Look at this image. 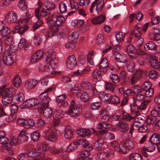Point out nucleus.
Instances as JSON below:
<instances>
[{
    "label": "nucleus",
    "mask_w": 160,
    "mask_h": 160,
    "mask_svg": "<svg viewBox=\"0 0 160 160\" xmlns=\"http://www.w3.org/2000/svg\"><path fill=\"white\" fill-rule=\"evenodd\" d=\"M115 49L114 48L113 49L115 59L118 62L125 63L127 60L126 55L123 53H120L118 52H116Z\"/></svg>",
    "instance_id": "obj_10"
},
{
    "label": "nucleus",
    "mask_w": 160,
    "mask_h": 160,
    "mask_svg": "<svg viewBox=\"0 0 160 160\" xmlns=\"http://www.w3.org/2000/svg\"><path fill=\"white\" fill-rule=\"evenodd\" d=\"M105 18L106 17L105 16L101 15L93 18L91 20V22L92 23L94 24H100L105 20Z\"/></svg>",
    "instance_id": "obj_29"
},
{
    "label": "nucleus",
    "mask_w": 160,
    "mask_h": 160,
    "mask_svg": "<svg viewBox=\"0 0 160 160\" xmlns=\"http://www.w3.org/2000/svg\"><path fill=\"white\" fill-rule=\"evenodd\" d=\"M39 101L38 99L32 98L25 100L20 107L21 108H26L32 107L37 105H38L39 107Z\"/></svg>",
    "instance_id": "obj_6"
},
{
    "label": "nucleus",
    "mask_w": 160,
    "mask_h": 160,
    "mask_svg": "<svg viewBox=\"0 0 160 160\" xmlns=\"http://www.w3.org/2000/svg\"><path fill=\"white\" fill-rule=\"evenodd\" d=\"M134 147V143L130 140H126L122 141L119 146V151L123 153H126L129 149H133Z\"/></svg>",
    "instance_id": "obj_4"
},
{
    "label": "nucleus",
    "mask_w": 160,
    "mask_h": 160,
    "mask_svg": "<svg viewBox=\"0 0 160 160\" xmlns=\"http://www.w3.org/2000/svg\"><path fill=\"white\" fill-rule=\"evenodd\" d=\"M44 7L50 11L55 8L56 6L55 4L48 2H45L44 3Z\"/></svg>",
    "instance_id": "obj_52"
},
{
    "label": "nucleus",
    "mask_w": 160,
    "mask_h": 160,
    "mask_svg": "<svg viewBox=\"0 0 160 160\" xmlns=\"http://www.w3.org/2000/svg\"><path fill=\"white\" fill-rule=\"evenodd\" d=\"M77 96L80 97L81 100L84 102L88 101L90 99V96L86 92L78 91L76 93Z\"/></svg>",
    "instance_id": "obj_16"
},
{
    "label": "nucleus",
    "mask_w": 160,
    "mask_h": 160,
    "mask_svg": "<svg viewBox=\"0 0 160 160\" xmlns=\"http://www.w3.org/2000/svg\"><path fill=\"white\" fill-rule=\"evenodd\" d=\"M144 48L146 51L156 50L157 49V45L154 42L149 41L146 44Z\"/></svg>",
    "instance_id": "obj_28"
},
{
    "label": "nucleus",
    "mask_w": 160,
    "mask_h": 160,
    "mask_svg": "<svg viewBox=\"0 0 160 160\" xmlns=\"http://www.w3.org/2000/svg\"><path fill=\"white\" fill-rule=\"evenodd\" d=\"M130 160H142V157L140 154L138 153H133L129 156Z\"/></svg>",
    "instance_id": "obj_47"
},
{
    "label": "nucleus",
    "mask_w": 160,
    "mask_h": 160,
    "mask_svg": "<svg viewBox=\"0 0 160 160\" xmlns=\"http://www.w3.org/2000/svg\"><path fill=\"white\" fill-rule=\"evenodd\" d=\"M79 143V142L77 141L70 144L67 148V151L70 152L78 148Z\"/></svg>",
    "instance_id": "obj_43"
},
{
    "label": "nucleus",
    "mask_w": 160,
    "mask_h": 160,
    "mask_svg": "<svg viewBox=\"0 0 160 160\" xmlns=\"http://www.w3.org/2000/svg\"><path fill=\"white\" fill-rule=\"evenodd\" d=\"M141 30V27L136 25L134 27V30L131 32L130 34L131 36H134L136 38H139L142 34Z\"/></svg>",
    "instance_id": "obj_26"
},
{
    "label": "nucleus",
    "mask_w": 160,
    "mask_h": 160,
    "mask_svg": "<svg viewBox=\"0 0 160 160\" xmlns=\"http://www.w3.org/2000/svg\"><path fill=\"white\" fill-rule=\"evenodd\" d=\"M77 132L79 136L84 138L90 136L92 131L88 129L81 128L78 130Z\"/></svg>",
    "instance_id": "obj_23"
},
{
    "label": "nucleus",
    "mask_w": 160,
    "mask_h": 160,
    "mask_svg": "<svg viewBox=\"0 0 160 160\" xmlns=\"http://www.w3.org/2000/svg\"><path fill=\"white\" fill-rule=\"evenodd\" d=\"M64 116V112L59 110H57L54 112L53 118L55 125L57 126L60 123V120Z\"/></svg>",
    "instance_id": "obj_11"
},
{
    "label": "nucleus",
    "mask_w": 160,
    "mask_h": 160,
    "mask_svg": "<svg viewBox=\"0 0 160 160\" xmlns=\"http://www.w3.org/2000/svg\"><path fill=\"white\" fill-rule=\"evenodd\" d=\"M2 59L3 63L8 66L11 65L13 62V58L9 54L4 53Z\"/></svg>",
    "instance_id": "obj_19"
},
{
    "label": "nucleus",
    "mask_w": 160,
    "mask_h": 160,
    "mask_svg": "<svg viewBox=\"0 0 160 160\" xmlns=\"http://www.w3.org/2000/svg\"><path fill=\"white\" fill-rule=\"evenodd\" d=\"M50 11L47 8H43L40 11V17H45L50 13Z\"/></svg>",
    "instance_id": "obj_62"
},
{
    "label": "nucleus",
    "mask_w": 160,
    "mask_h": 160,
    "mask_svg": "<svg viewBox=\"0 0 160 160\" xmlns=\"http://www.w3.org/2000/svg\"><path fill=\"white\" fill-rule=\"evenodd\" d=\"M42 148H38L37 147L36 148L32 150L28 153L27 155L28 157L35 158L38 157L42 153Z\"/></svg>",
    "instance_id": "obj_21"
},
{
    "label": "nucleus",
    "mask_w": 160,
    "mask_h": 160,
    "mask_svg": "<svg viewBox=\"0 0 160 160\" xmlns=\"http://www.w3.org/2000/svg\"><path fill=\"white\" fill-rule=\"evenodd\" d=\"M149 38L152 40H160V28H154L152 33L149 34Z\"/></svg>",
    "instance_id": "obj_13"
},
{
    "label": "nucleus",
    "mask_w": 160,
    "mask_h": 160,
    "mask_svg": "<svg viewBox=\"0 0 160 160\" xmlns=\"http://www.w3.org/2000/svg\"><path fill=\"white\" fill-rule=\"evenodd\" d=\"M8 142V139L6 136L0 139V143L3 144V148L8 150L11 149V146Z\"/></svg>",
    "instance_id": "obj_20"
},
{
    "label": "nucleus",
    "mask_w": 160,
    "mask_h": 160,
    "mask_svg": "<svg viewBox=\"0 0 160 160\" xmlns=\"http://www.w3.org/2000/svg\"><path fill=\"white\" fill-rule=\"evenodd\" d=\"M150 142L153 144H158L160 143V135L157 133L152 134L150 138Z\"/></svg>",
    "instance_id": "obj_25"
},
{
    "label": "nucleus",
    "mask_w": 160,
    "mask_h": 160,
    "mask_svg": "<svg viewBox=\"0 0 160 160\" xmlns=\"http://www.w3.org/2000/svg\"><path fill=\"white\" fill-rule=\"evenodd\" d=\"M24 128H29L33 127L35 123L34 121L32 119L26 120Z\"/></svg>",
    "instance_id": "obj_50"
},
{
    "label": "nucleus",
    "mask_w": 160,
    "mask_h": 160,
    "mask_svg": "<svg viewBox=\"0 0 160 160\" xmlns=\"http://www.w3.org/2000/svg\"><path fill=\"white\" fill-rule=\"evenodd\" d=\"M19 139L22 142H25L27 141L28 137L25 135V133L20 132L18 135Z\"/></svg>",
    "instance_id": "obj_60"
},
{
    "label": "nucleus",
    "mask_w": 160,
    "mask_h": 160,
    "mask_svg": "<svg viewBox=\"0 0 160 160\" xmlns=\"http://www.w3.org/2000/svg\"><path fill=\"white\" fill-rule=\"evenodd\" d=\"M125 51L131 56L130 54H135L136 52V49L134 46L132 44H130L128 45L125 48Z\"/></svg>",
    "instance_id": "obj_39"
},
{
    "label": "nucleus",
    "mask_w": 160,
    "mask_h": 160,
    "mask_svg": "<svg viewBox=\"0 0 160 160\" xmlns=\"http://www.w3.org/2000/svg\"><path fill=\"white\" fill-rule=\"evenodd\" d=\"M104 143V140L103 138H100L96 141L94 143V146L97 150H101V147Z\"/></svg>",
    "instance_id": "obj_33"
},
{
    "label": "nucleus",
    "mask_w": 160,
    "mask_h": 160,
    "mask_svg": "<svg viewBox=\"0 0 160 160\" xmlns=\"http://www.w3.org/2000/svg\"><path fill=\"white\" fill-rule=\"evenodd\" d=\"M103 0H96V10L98 13L101 12L104 6Z\"/></svg>",
    "instance_id": "obj_37"
},
{
    "label": "nucleus",
    "mask_w": 160,
    "mask_h": 160,
    "mask_svg": "<svg viewBox=\"0 0 160 160\" xmlns=\"http://www.w3.org/2000/svg\"><path fill=\"white\" fill-rule=\"evenodd\" d=\"M64 20V18L56 11L54 12L52 16H49L46 19L48 24H51L53 27L58 29Z\"/></svg>",
    "instance_id": "obj_2"
},
{
    "label": "nucleus",
    "mask_w": 160,
    "mask_h": 160,
    "mask_svg": "<svg viewBox=\"0 0 160 160\" xmlns=\"http://www.w3.org/2000/svg\"><path fill=\"white\" fill-rule=\"evenodd\" d=\"M104 40L103 35L102 34H99L97 36L96 43L98 45H101L103 43Z\"/></svg>",
    "instance_id": "obj_54"
},
{
    "label": "nucleus",
    "mask_w": 160,
    "mask_h": 160,
    "mask_svg": "<svg viewBox=\"0 0 160 160\" xmlns=\"http://www.w3.org/2000/svg\"><path fill=\"white\" fill-rule=\"evenodd\" d=\"M120 114L122 117L121 120L125 121H130L132 119L133 120L135 118L131 113L130 114L123 110L121 111Z\"/></svg>",
    "instance_id": "obj_15"
},
{
    "label": "nucleus",
    "mask_w": 160,
    "mask_h": 160,
    "mask_svg": "<svg viewBox=\"0 0 160 160\" xmlns=\"http://www.w3.org/2000/svg\"><path fill=\"white\" fill-rule=\"evenodd\" d=\"M64 137L66 139H70L71 138L74 132V130L69 126H67L65 129Z\"/></svg>",
    "instance_id": "obj_17"
},
{
    "label": "nucleus",
    "mask_w": 160,
    "mask_h": 160,
    "mask_svg": "<svg viewBox=\"0 0 160 160\" xmlns=\"http://www.w3.org/2000/svg\"><path fill=\"white\" fill-rule=\"evenodd\" d=\"M110 78L112 81L115 84L118 83L120 82V79L119 76L116 74L111 75Z\"/></svg>",
    "instance_id": "obj_61"
},
{
    "label": "nucleus",
    "mask_w": 160,
    "mask_h": 160,
    "mask_svg": "<svg viewBox=\"0 0 160 160\" xmlns=\"http://www.w3.org/2000/svg\"><path fill=\"white\" fill-rule=\"evenodd\" d=\"M58 7L59 11L61 12L64 13L67 12V7L64 2H61L59 4Z\"/></svg>",
    "instance_id": "obj_53"
},
{
    "label": "nucleus",
    "mask_w": 160,
    "mask_h": 160,
    "mask_svg": "<svg viewBox=\"0 0 160 160\" xmlns=\"http://www.w3.org/2000/svg\"><path fill=\"white\" fill-rule=\"evenodd\" d=\"M57 131L56 130L52 131V132L48 136V140L52 142H56L58 139Z\"/></svg>",
    "instance_id": "obj_27"
},
{
    "label": "nucleus",
    "mask_w": 160,
    "mask_h": 160,
    "mask_svg": "<svg viewBox=\"0 0 160 160\" xmlns=\"http://www.w3.org/2000/svg\"><path fill=\"white\" fill-rule=\"evenodd\" d=\"M105 83V88L106 89L109 90L112 92L114 91L115 87L113 84L107 82H106Z\"/></svg>",
    "instance_id": "obj_55"
},
{
    "label": "nucleus",
    "mask_w": 160,
    "mask_h": 160,
    "mask_svg": "<svg viewBox=\"0 0 160 160\" xmlns=\"http://www.w3.org/2000/svg\"><path fill=\"white\" fill-rule=\"evenodd\" d=\"M49 60V62L48 63L49 65L53 67V68L56 70L57 67V64L58 62V60L56 58H50Z\"/></svg>",
    "instance_id": "obj_58"
},
{
    "label": "nucleus",
    "mask_w": 160,
    "mask_h": 160,
    "mask_svg": "<svg viewBox=\"0 0 160 160\" xmlns=\"http://www.w3.org/2000/svg\"><path fill=\"white\" fill-rule=\"evenodd\" d=\"M45 66V64H41L40 65L38 68V71L39 72H41L46 71L48 73H52V72L53 71L52 70V69L51 68L50 69V70H48V69H46Z\"/></svg>",
    "instance_id": "obj_59"
},
{
    "label": "nucleus",
    "mask_w": 160,
    "mask_h": 160,
    "mask_svg": "<svg viewBox=\"0 0 160 160\" xmlns=\"http://www.w3.org/2000/svg\"><path fill=\"white\" fill-rule=\"evenodd\" d=\"M40 137L39 133L38 132L35 131L31 134V137L32 140L34 141H38Z\"/></svg>",
    "instance_id": "obj_56"
},
{
    "label": "nucleus",
    "mask_w": 160,
    "mask_h": 160,
    "mask_svg": "<svg viewBox=\"0 0 160 160\" xmlns=\"http://www.w3.org/2000/svg\"><path fill=\"white\" fill-rule=\"evenodd\" d=\"M43 116L46 118H49L52 115V110L51 108H48V106L43 107Z\"/></svg>",
    "instance_id": "obj_30"
},
{
    "label": "nucleus",
    "mask_w": 160,
    "mask_h": 160,
    "mask_svg": "<svg viewBox=\"0 0 160 160\" xmlns=\"http://www.w3.org/2000/svg\"><path fill=\"white\" fill-rule=\"evenodd\" d=\"M4 42L5 44L7 45H12L14 42L13 38L12 36H8L4 40Z\"/></svg>",
    "instance_id": "obj_57"
},
{
    "label": "nucleus",
    "mask_w": 160,
    "mask_h": 160,
    "mask_svg": "<svg viewBox=\"0 0 160 160\" xmlns=\"http://www.w3.org/2000/svg\"><path fill=\"white\" fill-rule=\"evenodd\" d=\"M28 29V26L27 25H19L15 27L16 32L21 34H23L24 32Z\"/></svg>",
    "instance_id": "obj_31"
},
{
    "label": "nucleus",
    "mask_w": 160,
    "mask_h": 160,
    "mask_svg": "<svg viewBox=\"0 0 160 160\" xmlns=\"http://www.w3.org/2000/svg\"><path fill=\"white\" fill-rule=\"evenodd\" d=\"M18 15L13 11L9 12L5 16V19L8 23L16 22L18 20Z\"/></svg>",
    "instance_id": "obj_9"
},
{
    "label": "nucleus",
    "mask_w": 160,
    "mask_h": 160,
    "mask_svg": "<svg viewBox=\"0 0 160 160\" xmlns=\"http://www.w3.org/2000/svg\"><path fill=\"white\" fill-rule=\"evenodd\" d=\"M43 53L42 50H38L32 56L30 62L32 63L38 62L42 57Z\"/></svg>",
    "instance_id": "obj_12"
},
{
    "label": "nucleus",
    "mask_w": 160,
    "mask_h": 160,
    "mask_svg": "<svg viewBox=\"0 0 160 160\" xmlns=\"http://www.w3.org/2000/svg\"><path fill=\"white\" fill-rule=\"evenodd\" d=\"M97 156L100 160H108L109 157L108 153L105 152H102L98 153Z\"/></svg>",
    "instance_id": "obj_42"
},
{
    "label": "nucleus",
    "mask_w": 160,
    "mask_h": 160,
    "mask_svg": "<svg viewBox=\"0 0 160 160\" xmlns=\"http://www.w3.org/2000/svg\"><path fill=\"white\" fill-rule=\"evenodd\" d=\"M77 61L75 56L74 55L69 56L67 60L66 65L69 69H73L76 67Z\"/></svg>",
    "instance_id": "obj_8"
},
{
    "label": "nucleus",
    "mask_w": 160,
    "mask_h": 160,
    "mask_svg": "<svg viewBox=\"0 0 160 160\" xmlns=\"http://www.w3.org/2000/svg\"><path fill=\"white\" fill-rule=\"evenodd\" d=\"M52 90V88H48L39 95V99H38L39 101V106L38 109V111L39 113L42 112L43 107H46L48 106V102L49 101L48 93L51 92Z\"/></svg>",
    "instance_id": "obj_1"
},
{
    "label": "nucleus",
    "mask_w": 160,
    "mask_h": 160,
    "mask_svg": "<svg viewBox=\"0 0 160 160\" xmlns=\"http://www.w3.org/2000/svg\"><path fill=\"white\" fill-rule=\"evenodd\" d=\"M30 44L28 43L23 38H22L20 40L18 44V47L20 48H23L25 50H27Z\"/></svg>",
    "instance_id": "obj_36"
},
{
    "label": "nucleus",
    "mask_w": 160,
    "mask_h": 160,
    "mask_svg": "<svg viewBox=\"0 0 160 160\" xmlns=\"http://www.w3.org/2000/svg\"><path fill=\"white\" fill-rule=\"evenodd\" d=\"M84 23L83 20H75L72 22V25L75 28L82 27Z\"/></svg>",
    "instance_id": "obj_45"
},
{
    "label": "nucleus",
    "mask_w": 160,
    "mask_h": 160,
    "mask_svg": "<svg viewBox=\"0 0 160 160\" xmlns=\"http://www.w3.org/2000/svg\"><path fill=\"white\" fill-rule=\"evenodd\" d=\"M131 113L135 118L139 115L138 106L133 104L131 106Z\"/></svg>",
    "instance_id": "obj_40"
},
{
    "label": "nucleus",
    "mask_w": 160,
    "mask_h": 160,
    "mask_svg": "<svg viewBox=\"0 0 160 160\" xmlns=\"http://www.w3.org/2000/svg\"><path fill=\"white\" fill-rule=\"evenodd\" d=\"M93 78L97 80H100L102 78L101 72L98 69L94 70L92 73Z\"/></svg>",
    "instance_id": "obj_46"
},
{
    "label": "nucleus",
    "mask_w": 160,
    "mask_h": 160,
    "mask_svg": "<svg viewBox=\"0 0 160 160\" xmlns=\"http://www.w3.org/2000/svg\"><path fill=\"white\" fill-rule=\"evenodd\" d=\"M18 7L21 10L25 11L28 8V3L25 0H19L18 3Z\"/></svg>",
    "instance_id": "obj_34"
},
{
    "label": "nucleus",
    "mask_w": 160,
    "mask_h": 160,
    "mask_svg": "<svg viewBox=\"0 0 160 160\" xmlns=\"http://www.w3.org/2000/svg\"><path fill=\"white\" fill-rule=\"evenodd\" d=\"M115 37L117 41L118 42L122 41L124 37L123 34L122 32H119L116 33Z\"/></svg>",
    "instance_id": "obj_64"
},
{
    "label": "nucleus",
    "mask_w": 160,
    "mask_h": 160,
    "mask_svg": "<svg viewBox=\"0 0 160 160\" xmlns=\"http://www.w3.org/2000/svg\"><path fill=\"white\" fill-rule=\"evenodd\" d=\"M78 38V34L77 32H73L72 34L69 35L68 37L69 41L72 42H76V40Z\"/></svg>",
    "instance_id": "obj_48"
},
{
    "label": "nucleus",
    "mask_w": 160,
    "mask_h": 160,
    "mask_svg": "<svg viewBox=\"0 0 160 160\" xmlns=\"http://www.w3.org/2000/svg\"><path fill=\"white\" fill-rule=\"evenodd\" d=\"M0 32L1 36L4 37L9 35L11 32V30L8 27L5 26L0 31Z\"/></svg>",
    "instance_id": "obj_44"
},
{
    "label": "nucleus",
    "mask_w": 160,
    "mask_h": 160,
    "mask_svg": "<svg viewBox=\"0 0 160 160\" xmlns=\"http://www.w3.org/2000/svg\"><path fill=\"white\" fill-rule=\"evenodd\" d=\"M22 16V17L19 19L18 22L20 24H25L28 23L31 18V14L29 12H27L25 15Z\"/></svg>",
    "instance_id": "obj_24"
},
{
    "label": "nucleus",
    "mask_w": 160,
    "mask_h": 160,
    "mask_svg": "<svg viewBox=\"0 0 160 160\" xmlns=\"http://www.w3.org/2000/svg\"><path fill=\"white\" fill-rule=\"evenodd\" d=\"M150 63L152 67L155 69H159L160 68L159 63L155 56H150Z\"/></svg>",
    "instance_id": "obj_22"
},
{
    "label": "nucleus",
    "mask_w": 160,
    "mask_h": 160,
    "mask_svg": "<svg viewBox=\"0 0 160 160\" xmlns=\"http://www.w3.org/2000/svg\"><path fill=\"white\" fill-rule=\"evenodd\" d=\"M151 87L152 84L148 81L144 82L142 85V90L146 91L145 95L146 97H150L154 93V90Z\"/></svg>",
    "instance_id": "obj_7"
},
{
    "label": "nucleus",
    "mask_w": 160,
    "mask_h": 160,
    "mask_svg": "<svg viewBox=\"0 0 160 160\" xmlns=\"http://www.w3.org/2000/svg\"><path fill=\"white\" fill-rule=\"evenodd\" d=\"M6 86L4 85L2 87L0 88L2 91L1 92V95H2L3 97L2 98V102L3 104L6 105L11 103L12 101L13 97L10 93H7L8 91V89H5Z\"/></svg>",
    "instance_id": "obj_5"
},
{
    "label": "nucleus",
    "mask_w": 160,
    "mask_h": 160,
    "mask_svg": "<svg viewBox=\"0 0 160 160\" xmlns=\"http://www.w3.org/2000/svg\"><path fill=\"white\" fill-rule=\"evenodd\" d=\"M142 72L141 71L137 70L132 76L131 80V83H134L136 81L142 77Z\"/></svg>",
    "instance_id": "obj_35"
},
{
    "label": "nucleus",
    "mask_w": 160,
    "mask_h": 160,
    "mask_svg": "<svg viewBox=\"0 0 160 160\" xmlns=\"http://www.w3.org/2000/svg\"><path fill=\"white\" fill-rule=\"evenodd\" d=\"M149 77L152 79H154L157 78L158 75L157 72L154 70H151L149 72Z\"/></svg>",
    "instance_id": "obj_63"
},
{
    "label": "nucleus",
    "mask_w": 160,
    "mask_h": 160,
    "mask_svg": "<svg viewBox=\"0 0 160 160\" xmlns=\"http://www.w3.org/2000/svg\"><path fill=\"white\" fill-rule=\"evenodd\" d=\"M38 7L37 8L35 11V14L36 17L37 18L39 19L40 18L39 13L40 9L43 5L42 2L40 1H38Z\"/></svg>",
    "instance_id": "obj_51"
},
{
    "label": "nucleus",
    "mask_w": 160,
    "mask_h": 160,
    "mask_svg": "<svg viewBox=\"0 0 160 160\" xmlns=\"http://www.w3.org/2000/svg\"><path fill=\"white\" fill-rule=\"evenodd\" d=\"M95 52L91 51L89 52L87 57V60L88 62L92 65H94V62L93 60Z\"/></svg>",
    "instance_id": "obj_49"
},
{
    "label": "nucleus",
    "mask_w": 160,
    "mask_h": 160,
    "mask_svg": "<svg viewBox=\"0 0 160 160\" xmlns=\"http://www.w3.org/2000/svg\"><path fill=\"white\" fill-rule=\"evenodd\" d=\"M37 83V80L34 79H29L26 81L25 86L27 89L31 90L36 88Z\"/></svg>",
    "instance_id": "obj_14"
},
{
    "label": "nucleus",
    "mask_w": 160,
    "mask_h": 160,
    "mask_svg": "<svg viewBox=\"0 0 160 160\" xmlns=\"http://www.w3.org/2000/svg\"><path fill=\"white\" fill-rule=\"evenodd\" d=\"M118 127L119 131L123 133L127 132L129 130V127L128 123L121 121H120L119 122Z\"/></svg>",
    "instance_id": "obj_18"
},
{
    "label": "nucleus",
    "mask_w": 160,
    "mask_h": 160,
    "mask_svg": "<svg viewBox=\"0 0 160 160\" xmlns=\"http://www.w3.org/2000/svg\"><path fill=\"white\" fill-rule=\"evenodd\" d=\"M72 117H78L82 113V107L80 105H75L73 100L71 101L69 110L66 112Z\"/></svg>",
    "instance_id": "obj_3"
},
{
    "label": "nucleus",
    "mask_w": 160,
    "mask_h": 160,
    "mask_svg": "<svg viewBox=\"0 0 160 160\" xmlns=\"http://www.w3.org/2000/svg\"><path fill=\"white\" fill-rule=\"evenodd\" d=\"M13 83L14 86L17 88H19L22 84V82L20 76L17 75L14 77Z\"/></svg>",
    "instance_id": "obj_38"
},
{
    "label": "nucleus",
    "mask_w": 160,
    "mask_h": 160,
    "mask_svg": "<svg viewBox=\"0 0 160 160\" xmlns=\"http://www.w3.org/2000/svg\"><path fill=\"white\" fill-rule=\"evenodd\" d=\"M99 97L101 100L106 102L110 100L112 95L110 93H106L104 92H102L99 94Z\"/></svg>",
    "instance_id": "obj_32"
},
{
    "label": "nucleus",
    "mask_w": 160,
    "mask_h": 160,
    "mask_svg": "<svg viewBox=\"0 0 160 160\" xmlns=\"http://www.w3.org/2000/svg\"><path fill=\"white\" fill-rule=\"evenodd\" d=\"M49 28L51 30L48 34V37H51L55 35L58 32L59 29H58L56 28L53 27L51 24H48Z\"/></svg>",
    "instance_id": "obj_41"
}]
</instances>
